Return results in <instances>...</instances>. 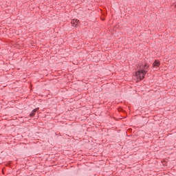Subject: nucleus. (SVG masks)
<instances>
[{
	"mask_svg": "<svg viewBox=\"0 0 176 176\" xmlns=\"http://www.w3.org/2000/svg\"><path fill=\"white\" fill-rule=\"evenodd\" d=\"M148 68H149V65L146 64H145L144 67L140 66V69L135 72V76L140 78V80H142V79L145 78L146 72H148Z\"/></svg>",
	"mask_w": 176,
	"mask_h": 176,
	"instance_id": "obj_1",
	"label": "nucleus"
},
{
	"mask_svg": "<svg viewBox=\"0 0 176 176\" xmlns=\"http://www.w3.org/2000/svg\"><path fill=\"white\" fill-rule=\"evenodd\" d=\"M71 24L73 25V27H76V25H78V24H79V20L72 19L71 21Z\"/></svg>",
	"mask_w": 176,
	"mask_h": 176,
	"instance_id": "obj_2",
	"label": "nucleus"
},
{
	"mask_svg": "<svg viewBox=\"0 0 176 176\" xmlns=\"http://www.w3.org/2000/svg\"><path fill=\"white\" fill-rule=\"evenodd\" d=\"M38 109H39V107H37L34 109H33V111H32V113L30 114V116L31 118H32V116H35V113H36V111H38Z\"/></svg>",
	"mask_w": 176,
	"mask_h": 176,
	"instance_id": "obj_3",
	"label": "nucleus"
},
{
	"mask_svg": "<svg viewBox=\"0 0 176 176\" xmlns=\"http://www.w3.org/2000/svg\"><path fill=\"white\" fill-rule=\"evenodd\" d=\"M160 61H159V60H155L153 63V67H160Z\"/></svg>",
	"mask_w": 176,
	"mask_h": 176,
	"instance_id": "obj_4",
	"label": "nucleus"
}]
</instances>
